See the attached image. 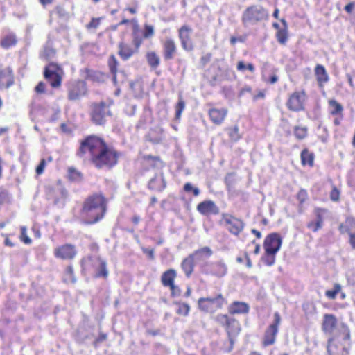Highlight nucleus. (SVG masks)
Instances as JSON below:
<instances>
[{
  "instance_id": "5fc2aeb1",
  "label": "nucleus",
  "mask_w": 355,
  "mask_h": 355,
  "mask_svg": "<svg viewBox=\"0 0 355 355\" xmlns=\"http://www.w3.org/2000/svg\"><path fill=\"white\" fill-rule=\"evenodd\" d=\"M46 165V161L45 159H42L38 166L35 168V171L37 175H40L43 173L44 168Z\"/></svg>"
},
{
  "instance_id": "de8ad7c7",
  "label": "nucleus",
  "mask_w": 355,
  "mask_h": 355,
  "mask_svg": "<svg viewBox=\"0 0 355 355\" xmlns=\"http://www.w3.org/2000/svg\"><path fill=\"white\" fill-rule=\"evenodd\" d=\"M101 17H92L90 21L86 25V28L88 30L96 29L101 24Z\"/></svg>"
},
{
  "instance_id": "72a5a7b5",
  "label": "nucleus",
  "mask_w": 355,
  "mask_h": 355,
  "mask_svg": "<svg viewBox=\"0 0 355 355\" xmlns=\"http://www.w3.org/2000/svg\"><path fill=\"white\" fill-rule=\"evenodd\" d=\"M226 331L230 338L231 342H232V337H235L240 333L241 327L238 321L232 319L229 324L226 326Z\"/></svg>"
},
{
  "instance_id": "20e7f679",
  "label": "nucleus",
  "mask_w": 355,
  "mask_h": 355,
  "mask_svg": "<svg viewBox=\"0 0 355 355\" xmlns=\"http://www.w3.org/2000/svg\"><path fill=\"white\" fill-rule=\"evenodd\" d=\"M269 19L268 10L259 4L248 6L243 10L241 21L244 27L258 25Z\"/></svg>"
},
{
  "instance_id": "f3484780",
  "label": "nucleus",
  "mask_w": 355,
  "mask_h": 355,
  "mask_svg": "<svg viewBox=\"0 0 355 355\" xmlns=\"http://www.w3.org/2000/svg\"><path fill=\"white\" fill-rule=\"evenodd\" d=\"M282 27L277 22L272 23V27L277 31L275 37L277 42L282 44L285 45L288 40V26L286 20L284 18L280 19Z\"/></svg>"
},
{
  "instance_id": "4d7b16f0",
  "label": "nucleus",
  "mask_w": 355,
  "mask_h": 355,
  "mask_svg": "<svg viewBox=\"0 0 355 355\" xmlns=\"http://www.w3.org/2000/svg\"><path fill=\"white\" fill-rule=\"evenodd\" d=\"M34 90L37 94L45 93L46 84L43 81L39 82L37 85L35 86Z\"/></svg>"
},
{
  "instance_id": "a18cd8bd",
  "label": "nucleus",
  "mask_w": 355,
  "mask_h": 355,
  "mask_svg": "<svg viewBox=\"0 0 355 355\" xmlns=\"http://www.w3.org/2000/svg\"><path fill=\"white\" fill-rule=\"evenodd\" d=\"M327 212V209H321V208H315L314 209V214L316 217V222H320V223L323 224L324 220V215Z\"/></svg>"
},
{
  "instance_id": "0eeeda50",
  "label": "nucleus",
  "mask_w": 355,
  "mask_h": 355,
  "mask_svg": "<svg viewBox=\"0 0 355 355\" xmlns=\"http://www.w3.org/2000/svg\"><path fill=\"white\" fill-rule=\"evenodd\" d=\"M226 304V300L220 293L214 297H200L198 301V306L200 311L211 313L221 309Z\"/></svg>"
},
{
  "instance_id": "9d476101",
  "label": "nucleus",
  "mask_w": 355,
  "mask_h": 355,
  "mask_svg": "<svg viewBox=\"0 0 355 355\" xmlns=\"http://www.w3.org/2000/svg\"><path fill=\"white\" fill-rule=\"evenodd\" d=\"M87 94V87L85 81L76 80L67 85V98L69 101L80 100Z\"/></svg>"
},
{
  "instance_id": "ea45409f",
  "label": "nucleus",
  "mask_w": 355,
  "mask_h": 355,
  "mask_svg": "<svg viewBox=\"0 0 355 355\" xmlns=\"http://www.w3.org/2000/svg\"><path fill=\"white\" fill-rule=\"evenodd\" d=\"M17 40L15 35H8L1 40V46L4 49H8L15 46L17 44Z\"/></svg>"
},
{
  "instance_id": "a19ab883",
  "label": "nucleus",
  "mask_w": 355,
  "mask_h": 355,
  "mask_svg": "<svg viewBox=\"0 0 355 355\" xmlns=\"http://www.w3.org/2000/svg\"><path fill=\"white\" fill-rule=\"evenodd\" d=\"M184 108H185V102L182 97H180L177 104L175 106V119L176 121H180L181 116H182V113L184 111Z\"/></svg>"
},
{
  "instance_id": "a878e982",
  "label": "nucleus",
  "mask_w": 355,
  "mask_h": 355,
  "mask_svg": "<svg viewBox=\"0 0 355 355\" xmlns=\"http://www.w3.org/2000/svg\"><path fill=\"white\" fill-rule=\"evenodd\" d=\"M107 63L109 71L112 76V83L115 86H117L119 84L117 80V73L119 71V62L115 55L111 54L107 58Z\"/></svg>"
},
{
  "instance_id": "cd10ccee",
  "label": "nucleus",
  "mask_w": 355,
  "mask_h": 355,
  "mask_svg": "<svg viewBox=\"0 0 355 355\" xmlns=\"http://www.w3.org/2000/svg\"><path fill=\"white\" fill-rule=\"evenodd\" d=\"M197 210L203 215L215 214L218 212V209L211 200H205L197 206Z\"/></svg>"
},
{
  "instance_id": "0e129e2a",
  "label": "nucleus",
  "mask_w": 355,
  "mask_h": 355,
  "mask_svg": "<svg viewBox=\"0 0 355 355\" xmlns=\"http://www.w3.org/2000/svg\"><path fill=\"white\" fill-rule=\"evenodd\" d=\"M330 198L333 201H338L340 198V192L336 188H334L330 193Z\"/></svg>"
},
{
  "instance_id": "6e6552de",
  "label": "nucleus",
  "mask_w": 355,
  "mask_h": 355,
  "mask_svg": "<svg viewBox=\"0 0 355 355\" xmlns=\"http://www.w3.org/2000/svg\"><path fill=\"white\" fill-rule=\"evenodd\" d=\"M110 105L104 101L93 103L91 105L90 118L92 123L98 125H104L106 118L111 116Z\"/></svg>"
},
{
  "instance_id": "338daca9",
  "label": "nucleus",
  "mask_w": 355,
  "mask_h": 355,
  "mask_svg": "<svg viewBox=\"0 0 355 355\" xmlns=\"http://www.w3.org/2000/svg\"><path fill=\"white\" fill-rule=\"evenodd\" d=\"M143 252L146 254L150 259L153 260L155 259V254H154V250L146 248H141Z\"/></svg>"
},
{
  "instance_id": "4c0bfd02",
  "label": "nucleus",
  "mask_w": 355,
  "mask_h": 355,
  "mask_svg": "<svg viewBox=\"0 0 355 355\" xmlns=\"http://www.w3.org/2000/svg\"><path fill=\"white\" fill-rule=\"evenodd\" d=\"M164 179H150L148 182V187L155 191H162L165 188Z\"/></svg>"
},
{
  "instance_id": "2f4dec72",
  "label": "nucleus",
  "mask_w": 355,
  "mask_h": 355,
  "mask_svg": "<svg viewBox=\"0 0 355 355\" xmlns=\"http://www.w3.org/2000/svg\"><path fill=\"white\" fill-rule=\"evenodd\" d=\"M176 276L177 273L174 269H169L165 271L161 277V282L163 286H170L174 285V281Z\"/></svg>"
},
{
  "instance_id": "a211bd4d",
  "label": "nucleus",
  "mask_w": 355,
  "mask_h": 355,
  "mask_svg": "<svg viewBox=\"0 0 355 355\" xmlns=\"http://www.w3.org/2000/svg\"><path fill=\"white\" fill-rule=\"evenodd\" d=\"M54 255L56 258L63 260L72 259L76 255V250L73 245L64 244L55 248Z\"/></svg>"
},
{
  "instance_id": "b1692460",
  "label": "nucleus",
  "mask_w": 355,
  "mask_h": 355,
  "mask_svg": "<svg viewBox=\"0 0 355 355\" xmlns=\"http://www.w3.org/2000/svg\"><path fill=\"white\" fill-rule=\"evenodd\" d=\"M227 228L233 234L238 235L243 229L244 223L242 220L232 216L225 218Z\"/></svg>"
},
{
  "instance_id": "5701e85b",
  "label": "nucleus",
  "mask_w": 355,
  "mask_h": 355,
  "mask_svg": "<svg viewBox=\"0 0 355 355\" xmlns=\"http://www.w3.org/2000/svg\"><path fill=\"white\" fill-rule=\"evenodd\" d=\"M314 74L318 87L323 89L324 85L329 81V76L325 67L322 64H317L314 69Z\"/></svg>"
},
{
  "instance_id": "09e8293b",
  "label": "nucleus",
  "mask_w": 355,
  "mask_h": 355,
  "mask_svg": "<svg viewBox=\"0 0 355 355\" xmlns=\"http://www.w3.org/2000/svg\"><path fill=\"white\" fill-rule=\"evenodd\" d=\"M64 281L67 282H75L76 281L71 266H68L65 270Z\"/></svg>"
},
{
  "instance_id": "774afa93",
  "label": "nucleus",
  "mask_w": 355,
  "mask_h": 355,
  "mask_svg": "<svg viewBox=\"0 0 355 355\" xmlns=\"http://www.w3.org/2000/svg\"><path fill=\"white\" fill-rule=\"evenodd\" d=\"M56 14L60 17H63L67 15V12L65 11L64 8L61 6H57L55 8Z\"/></svg>"
},
{
  "instance_id": "c9c22d12",
  "label": "nucleus",
  "mask_w": 355,
  "mask_h": 355,
  "mask_svg": "<svg viewBox=\"0 0 355 355\" xmlns=\"http://www.w3.org/2000/svg\"><path fill=\"white\" fill-rule=\"evenodd\" d=\"M236 70L241 73L248 71L251 73H254L255 72V67L251 62L245 63L243 60H239L236 64Z\"/></svg>"
},
{
  "instance_id": "c756f323",
  "label": "nucleus",
  "mask_w": 355,
  "mask_h": 355,
  "mask_svg": "<svg viewBox=\"0 0 355 355\" xmlns=\"http://www.w3.org/2000/svg\"><path fill=\"white\" fill-rule=\"evenodd\" d=\"M212 254V250L209 247H204L189 255L193 257V260L196 262L203 261L205 259H208Z\"/></svg>"
},
{
  "instance_id": "f03ea898",
  "label": "nucleus",
  "mask_w": 355,
  "mask_h": 355,
  "mask_svg": "<svg viewBox=\"0 0 355 355\" xmlns=\"http://www.w3.org/2000/svg\"><path fill=\"white\" fill-rule=\"evenodd\" d=\"M350 347V331L344 323L340 324L338 331L328 339L329 355H347Z\"/></svg>"
},
{
  "instance_id": "dca6fc26",
  "label": "nucleus",
  "mask_w": 355,
  "mask_h": 355,
  "mask_svg": "<svg viewBox=\"0 0 355 355\" xmlns=\"http://www.w3.org/2000/svg\"><path fill=\"white\" fill-rule=\"evenodd\" d=\"M338 321L333 314H324L322 323V329L326 334L335 335L338 333L339 327L337 328ZM340 327V325L338 326Z\"/></svg>"
},
{
  "instance_id": "603ef678",
  "label": "nucleus",
  "mask_w": 355,
  "mask_h": 355,
  "mask_svg": "<svg viewBox=\"0 0 355 355\" xmlns=\"http://www.w3.org/2000/svg\"><path fill=\"white\" fill-rule=\"evenodd\" d=\"M56 53V51L51 47H46L43 51V58L46 60H49L53 58Z\"/></svg>"
},
{
  "instance_id": "4468645a",
  "label": "nucleus",
  "mask_w": 355,
  "mask_h": 355,
  "mask_svg": "<svg viewBox=\"0 0 355 355\" xmlns=\"http://www.w3.org/2000/svg\"><path fill=\"white\" fill-rule=\"evenodd\" d=\"M280 322L281 316L279 313L276 312L274 314V322L269 326L266 331L263 340L264 345H272L275 343Z\"/></svg>"
},
{
  "instance_id": "79ce46f5",
  "label": "nucleus",
  "mask_w": 355,
  "mask_h": 355,
  "mask_svg": "<svg viewBox=\"0 0 355 355\" xmlns=\"http://www.w3.org/2000/svg\"><path fill=\"white\" fill-rule=\"evenodd\" d=\"M341 286L339 284H335L334 285L333 290H328L325 292V295L327 298L333 300L335 299L336 295L341 291Z\"/></svg>"
},
{
  "instance_id": "e433bc0d",
  "label": "nucleus",
  "mask_w": 355,
  "mask_h": 355,
  "mask_svg": "<svg viewBox=\"0 0 355 355\" xmlns=\"http://www.w3.org/2000/svg\"><path fill=\"white\" fill-rule=\"evenodd\" d=\"M293 135L296 139L303 140L308 136V128L306 126L295 125L293 128Z\"/></svg>"
},
{
  "instance_id": "f8f14e48",
  "label": "nucleus",
  "mask_w": 355,
  "mask_h": 355,
  "mask_svg": "<svg viewBox=\"0 0 355 355\" xmlns=\"http://www.w3.org/2000/svg\"><path fill=\"white\" fill-rule=\"evenodd\" d=\"M193 28L188 24L181 26L178 30V38L182 49L185 51H192L195 45L192 40Z\"/></svg>"
},
{
  "instance_id": "4be33fe9",
  "label": "nucleus",
  "mask_w": 355,
  "mask_h": 355,
  "mask_svg": "<svg viewBox=\"0 0 355 355\" xmlns=\"http://www.w3.org/2000/svg\"><path fill=\"white\" fill-rule=\"evenodd\" d=\"M118 55L123 60H128L139 51L135 46L125 42H120L118 45Z\"/></svg>"
},
{
  "instance_id": "bb28decb",
  "label": "nucleus",
  "mask_w": 355,
  "mask_h": 355,
  "mask_svg": "<svg viewBox=\"0 0 355 355\" xmlns=\"http://www.w3.org/2000/svg\"><path fill=\"white\" fill-rule=\"evenodd\" d=\"M315 155L308 148H304L300 153L301 165L303 167L312 168L314 166Z\"/></svg>"
},
{
  "instance_id": "69168bd1",
  "label": "nucleus",
  "mask_w": 355,
  "mask_h": 355,
  "mask_svg": "<svg viewBox=\"0 0 355 355\" xmlns=\"http://www.w3.org/2000/svg\"><path fill=\"white\" fill-rule=\"evenodd\" d=\"M279 80V78L276 73L271 74L267 79H265L264 81L267 83L270 84H275Z\"/></svg>"
},
{
  "instance_id": "c85d7f7f",
  "label": "nucleus",
  "mask_w": 355,
  "mask_h": 355,
  "mask_svg": "<svg viewBox=\"0 0 355 355\" xmlns=\"http://www.w3.org/2000/svg\"><path fill=\"white\" fill-rule=\"evenodd\" d=\"M338 230L340 234L351 235L355 234V218L347 217L344 223L340 224Z\"/></svg>"
},
{
  "instance_id": "f704fd0d",
  "label": "nucleus",
  "mask_w": 355,
  "mask_h": 355,
  "mask_svg": "<svg viewBox=\"0 0 355 355\" xmlns=\"http://www.w3.org/2000/svg\"><path fill=\"white\" fill-rule=\"evenodd\" d=\"M194 261L193 260V257L189 256L185 258L181 264V267L187 277H190L193 271L194 268Z\"/></svg>"
},
{
  "instance_id": "2eb2a0df",
  "label": "nucleus",
  "mask_w": 355,
  "mask_h": 355,
  "mask_svg": "<svg viewBox=\"0 0 355 355\" xmlns=\"http://www.w3.org/2000/svg\"><path fill=\"white\" fill-rule=\"evenodd\" d=\"M15 83V74L10 67L0 66V90L7 89Z\"/></svg>"
},
{
  "instance_id": "ddd939ff",
  "label": "nucleus",
  "mask_w": 355,
  "mask_h": 355,
  "mask_svg": "<svg viewBox=\"0 0 355 355\" xmlns=\"http://www.w3.org/2000/svg\"><path fill=\"white\" fill-rule=\"evenodd\" d=\"M282 243V239L278 233L268 235L264 241L263 248L266 253L277 254Z\"/></svg>"
},
{
  "instance_id": "6e6d98bb",
  "label": "nucleus",
  "mask_w": 355,
  "mask_h": 355,
  "mask_svg": "<svg viewBox=\"0 0 355 355\" xmlns=\"http://www.w3.org/2000/svg\"><path fill=\"white\" fill-rule=\"evenodd\" d=\"M184 190L187 192H191L192 191L194 194V196H197L200 193V191L197 187H194L191 183H187L184 185Z\"/></svg>"
},
{
  "instance_id": "7c9ffc66",
  "label": "nucleus",
  "mask_w": 355,
  "mask_h": 355,
  "mask_svg": "<svg viewBox=\"0 0 355 355\" xmlns=\"http://www.w3.org/2000/svg\"><path fill=\"white\" fill-rule=\"evenodd\" d=\"M231 314L247 313L249 311V306L245 302H234L228 308Z\"/></svg>"
},
{
  "instance_id": "864d4df0",
  "label": "nucleus",
  "mask_w": 355,
  "mask_h": 355,
  "mask_svg": "<svg viewBox=\"0 0 355 355\" xmlns=\"http://www.w3.org/2000/svg\"><path fill=\"white\" fill-rule=\"evenodd\" d=\"M21 240L26 244L31 243V239L27 235V229L25 226L21 227Z\"/></svg>"
},
{
  "instance_id": "49530a36",
  "label": "nucleus",
  "mask_w": 355,
  "mask_h": 355,
  "mask_svg": "<svg viewBox=\"0 0 355 355\" xmlns=\"http://www.w3.org/2000/svg\"><path fill=\"white\" fill-rule=\"evenodd\" d=\"M275 254H276L266 253L265 256L262 257V261L267 266H272L275 262Z\"/></svg>"
},
{
  "instance_id": "473e14b6",
  "label": "nucleus",
  "mask_w": 355,
  "mask_h": 355,
  "mask_svg": "<svg viewBox=\"0 0 355 355\" xmlns=\"http://www.w3.org/2000/svg\"><path fill=\"white\" fill-rule=\"evenodd\" d=\"M146 59L151 69H155L160 64V58L155 51H148L146 53Z\"/></svg>"
},
{
  "instance_id": "c03bdc74",
  "label": "nucleus",
  "mask_w": 355,
  "mask_h": 355,
  "mask_svg": "<svg viewBox=\"0 0 355 355\" xmlns=\"http://www.w3.org/2000/svg\"><path fill=\"white\" fill-rule=\"evenodd\" d=\"M178 305V309L177 310V313L183 316H187L189 315L190 311V306L188 304L186 303H175Z\"/></svg>"
},
{
  "instance_id": "58836bf2",
  "label": "nucleus",
  "mask_w": 355,
  "mask_h": 355,
  "mask_svg": "<svg viewBox=\"0 0 355 355\" xmlns=\"http://www.w3.org/2000/svg\"><path fill=\"white\" fill-rule=\"evenodd\" d=\"M160 161L159 157H154L152 155H144L139 162L141 166L150 165V166H155L157 162Z\"/></svg>"
},
{
  "instance_id": "052dcab7",
  "label": "nucleus",
  "mask_w": 355,
  "mask_h": 355,
  "mask_svg": "<svg viewBox=\"0 0 355 355\" xmlns=\"http://www.w3.org/2000/svg\"><path fill=\"white\" fill-rule=\"evenodd\" d=\"M297 200L300 201V204H302L305 202V200L307 198V193L305 190L302 189L300 190L297 196Z\"/></svg>"
},
{
  "instance_id": "37998d69",
  "label": "nucleus",
  "mask_w": 355,
  "mask_h": 355,
  "mask_svg": "<svg viewBox=\"0 0 355 355\" xmlns=\"http://www.w3.org/2000/svg\"><path fill=\"white\" fill-rule=\"evenodd\" d=\"M96 277H107L108 275V270L107 268V263L105 261L99 259V269L96 273Z\"/></svg>"
},
{
  "instance_id": "3c124183",
  "label": "nucleus",
  "mask_w": 355,
  "mask_h": 355,
  "mask_svg": "<svg viewBox=\"0 0 355 355\" xmlns=\"http://www.w3.org/2000/svg\"><path fill=\"white\" fill-rule=\"evenodd\" d=\"M232 319L228 318L227 315L219 314L216 315V320L223 326H227Z\"/></svg>"
},
{
  "instance_id": "7ed1b4c3",
  "label": "nucleus",
  "mask_w": 355,
  "mask_h": 355,
  "mask_svg": "<svg viewBox=\"0 0 355 355\" xmlns=\"http://www.w3.org/2000/svg\"><path fill=\"white\" fill-rule=\"evenodd\" d=\"M105 212V200L101 195L89 198L83 207V214L88 223H94L101 219Z\"/></svg>"
},
{
  "instance_id": "6ab92c4d",
  "label": "nucleus",
  "mask_w": 355,
  "mask_h": 355,
  "mask_svg": "<svg viewBox=\"0 0 355 355\" xmlns=\"http://www.w3.org/2000/svg\"><path fill=\"white\" fill-rule=\"evenodd\" d=\"M200 267L203 272L211 274L218 277H223L227 273V266L223 261H218L213 263L211 270L208 268V263H202Z\"/></svg>"
},
{
  "instance_id": "f257e3e1",
  "label": "nucleus",
  "mask_w": 355,
  "mask_h": 355,
  "mask_svg": "<svg viewBox=\"0 0 355 355\" xmlns=\"http://www.w3.org/2000/svg\"><path fill=\"white\" fill-rule=\"evenodd\" d=\"M76 155L87 158L96 168L111 169L118 164L121 153L103 137L90 135L80 141Z\"/></svg>"
},
{
  "instance_id": "bf43d9fd",
  "label": "nucleus",
  "mask_w": 355,
  "mask_h": 355,
  "mask_svg": "<svg viewBox=\"0 0 355 355\" xmlns=\"http://www.w3.org/2000/svg\"><path fill=\"white\" fill-rule=\"evenodd\" d=\"M211 57H212V55L210 53H207V54L202 55L200 58V64L202 67L206 66L210 62V60L211 59Z\"/></svg>"
},
{
  "instance_id": "9b49d317",
  "label": "nucleus",
  "mask_w": 355,
  "mask_h": 355,
  "mask_svg": "<svg viewBox=\"0 0 355 355\" xmlns=\"http://www.w3.org/2000/svg\"><path fill=\"white\" fill-rule=\"evenodd\" d=\"M327 110L330 116L333 117L335 126H340L345 119L344 106L334 98L327 100Z\"/></svg>"
},
{
  "instance_id": "13d9d810",
  "label": "nucleus",
  "mask_w": 355,
  "mask_h": 355,
  "mask_svg": "<svg viewBox=\"0 0 355 355\" xmlns=\"http://www.w3.org/2000/svg\"><path fill=\"white\" fill-rule=\"evenodd\" d=\"M307 227L313 232H317L322 227V224L320 222L311 221L308 223Z\"/></svg>"
},
{
  "instance_id": "aec40b11",
  "label": "nucleus",
  "mask_w": 355,
  "mask_h": 355,
  "mask_svg": "<svg viewBox=\"0 0 355 355\" xmlns=\"http://www.w3.org/2000/svg\"><path fill=\"white\" fill-rule=\"evenodd\" d=\"M227 112V109L225 107H211L208 110V116L213 124L220 125L224 122Z\"/></svg>"
},
{
  "instance_id": "680f3d73",
  "label": "nucleus",
  "mask_w": 355,
  "mask_h": 355,
  "mask_svg": "<svg viewBox=\"0 0 355 355\" xmlns=\"http://www.w3.org/2000/svg\"><path fill=\"white\" fill-rule=\"evenodd\" d=\"M245 37L240 36V37H235L232 36L230 39V42L231 45L234 46L237 42H245Z\"/></svg>"
},
{
  "instance_id": "1a4fd4ad",
  "label": "nucleus",
  "mask_w": 355,
  "mask_h": 355,
  "mask_svg": "<svg viewBox=\"0 0 355 355\" xmlns=\"http://www.w3.org/2000/svg\"><path fill=\"white\" fill-rule=\"evenodd\" d=\"M154 35L155 28L153 25L145 24L144 25V30L141 31L139 29L137 21H135V24L133 26L132 32V44L137 49H139L144 42V40L145 39L153 37Z\"/></svg>"
},
{
  "instance_id": "8fccbe9b",
  "label": "nucleus",
  "mask_w": 355,
  "mask_h": 355,
  "mask_svg": "<svg viewBox=\"0 0 355 355\" xmlns=\"http://www.w3.org/2000/svg\"><path fill=\"white\" fill-rule=\"evenodd\" d=\"M239 127L237 125L234 126L229 132L230 138L233 141H238L241 139V135L239 133Z\"/></svg>"
},
{
  "instance_id": "e2e57ef3",
  "label": "nucleus",
  "mask_w": 355,
  "mask_h": 355,
  "mask_svg": "<svg viewBox=\"0 0 355 355\" xmlns=\"http://www.w3.org/2000/svg\"><path fill=\"white\" fill-rule=\"evenodd\" d=\"M69 178H79L80 176V172L73 167L68 168Z\"/></svg>"
},
{
  "instance_id": "39448f33",
  "label": "nucleus",
  "mask_w": 355,
  "mask_h": 355,
  "mask_svg": "<svg viewBox=\"0 0 355 355\" xmlns=\"http://www.w3.org/2000/svg\"><path fill=\"white\" fill-rule=\"evenodd\" d=\"M64 71L62 67L56 62H51L44 68L43 76L51 87L58 89L61 87Z\"/></svg>"
},
{
  "instance_id": "393cba45",
  "label": "nucleus",
  "mask_w": 355,
  "mask_h": 355,
  "mask_svg": "<svg viewBox=\"0 0 355 355\" xmlns=\"http://www.w3.org/2000/svg\"><path fill=\"white\" fill-rule=\"evenodd\" d=\"M83 73L85 79L93 82L103 83L107 78V75L105 73L101 71L93 70L89 68H85L83 71Z\"/></svg>"
},
{
  "instance_id": "412c9836",
  "label": "nucleus",
  "mask_w": 355,
  "mask_h": 355,
  "mask_svg": "<svg viewBox=\"0 0 355 355\" xmlns=\"http://www.w3.org/2000/svg\"><path fill=\"white\" fill-rule=\"evenodd\" d=\"M162 44L164 60H170L173 59L178 51V47L175 40L171 37H167L162 41Z\"/></svg>"
},
{
  "instance_id": "423d86ee",
  "label": "nucleus",
  "mask_w": 355,
  "mask_h": 355,
  "mask_svg": "<svg viewBox=\"0 0 355 355\" xmlns=\"http://www.w3.org/2000/svg\"><path fill=\"white\" fill-rule=\"evenodd\" d=\"M307 98L308 96L304 89L295 90L288 95L286 106L293 112H303L306 109Z\"/></svg>"
}]
</instances>
